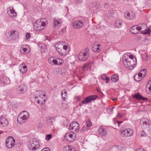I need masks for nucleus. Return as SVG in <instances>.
Listing matches in <instances>:
<instances>
[{
  "label": "nucleus",
  "mask_w": 151,
  "mask_h": 151,
  "mask_svg": "<svg viewBox=\"0 0 151 151\" xmlns=\"http://www.w3.org/2000/svg\"><path fill=\"white\" fill-rule=\"evenodd\" d=\"M90 56V53L89 49L86 48L85 49L80 52L78 58L81 61H84L87 60Z\"/></svg>",
  "instance_id": "1"
},
{
  "label": "nucleus",
  "mask_w": 151,
  "mask_h": 151,
  "mask_svg": "<svg viewBox=\"0 0 151 151\" xmlns=\"http://www.w3.org/2000/svg\"><path fill=\"white\" fill-rule=\"evenodd\" d=\"M29 117V114L27 111H23L18 115L17 118V122L19 123L23 124L28 118Z\"/></svg>",
  "instance_id": "2"
},
{
  "label": "nucleus",
  "mask_w": 151,
  "mask_h": 151,
  "mask_svg": "<svg viewBox=\"0 0 151 151\" xmlns=\"http://www.w3.org/2000/svg\"><path fill=\"white\" fill-rule=\"evenodd\" d=\"M28 147L30 150H35L38 148L39 146V142L36 138H34L32 141H30L28 144Z\"/></svg>",
  "instance_id": "3"
},
{
  "label": "nucleus",
  "mask_w": 151,
  "mask_h": 151,
  "mask_svg": "<svg viewBox=\"0 0 151 151\" xmlns=\"http://www.w3.org/2000/svg\"><path fill=\"white\" fill-rule=\"evenodd\" d=\"M134 60L129 59L126 63L124 64V66L126 68L129 69H132L135 66L137 63V60L134 57Z\"/></svg>",
  "instance_id": "4"
},
{
  "label": "nucleus",
  "mask_w": 151,
  "mask_h": 151,
  "mask_svg": "<svg viewBox=\"0 0 151 151\" xmlns=\"http://www.w3.org/2000/svg\"><path fill=\"white\" fill-rule=\"evenodd\" d=\"M139 31L142 32L144 34H149L150 32V30L148 29L147 30V26L146 24L144 23H141L137 25Z\"/></svg>",
  "instance_id": "5"
},
{
  "label": "nucleus",
  "mask_w": 151,
  "mask_h": 151,
  "mask_svg": "<svg viewBox=\"0 0 151 151\" xmlns=\"http://www.w3.org/2000/svg\"><path fill=\"white\" fill-rule=\"evenodd\" d=\"M6 144L8 148H12L15 144V140L12 137H8L6 140Z\"/></svg>",
  "instance_id": "6"
},
{
  "label": "nucleus",
  "mask_w": 151,
  "mask_h": 151,
  "mask_svg": "<svg viewBox=\"0 0 151 151\" xmlns=\"http://www.w3.org/2000/svg\"><path fill=\"white\" fill-rule=\"evenodd\" d=\"M140 124L143 129H147L150 127L149 121L148 119L145 118H142L140 119Z\"/></svg>",
  "instance_id": "7"
},
{
  "label": "nucleus",
  "mask_w": 151,
  "mask_h": 151,
  "mask_svg": "<svg viewBox=\"0 0 151 151\" xmlns=\"http://www.w3.org/2000/svg\"><path fill=\"white\" fill-rule=\"evenodd\" d=\"M76 134L73 132L66 133L64 138L66 140L68 141L72 142L74 140L76 139Z\"/></svg>",
  "instance_id": "8"
},
{
  "label": "nucleus",
  "mask_w": 151,
  "mask_h": 151,
  "mask_svg": "<svg viewBox=\"0 0 151 151\" xmlns=\"http://www.w3.org/2000/svg\"><path fill=\"white\" fill-rule=\"evenodd\" d=\"M98 97V96L96 95H91L88 96L85 98L84 100L82 101V104H86L89 102L91 101L95 100Z\"/></svg>",
  "instance_id": "9"
},
{
  "label": "nucleus",
  "mask_w": 151,
  "mask_h": 151,
  "mask_svg": "<svg viewBox=\"0 0 151 151\" xmlns=\"http://www.w3.org/2000/svg\"><path fill=\"white\" fill-rule=\"evenodd\" d=\"M56 50L60 55L63 56L67 55L69 51V50L68 49L67 46L66 45H63V48L58 49Z\"/></svg>",
  "instance_id": "10"
},
{
  "label": "nucleus",
  "mask_w": 151,
  "mask_h": 151,
  "mask_svg": "<svg viewBox=\"0 0 151 151\" xmlns=\"http://www.w3.org/2000/svg\"><path fill=\"white\" fill-rule=\"evenodd\" d=\"M84 24L83 22L81 20H77L73 24V27L74 29H79L82 27Z\"/></svg>",
  "instance_id": "11"
},
{
  "label": "nucleus",
  "mask_w": 151,
  "mask_h": 151,
  "mask_svg": "<svg viewBox=\"0 0 151 151\" xmlns=\"http://www.w3.org/2000/svg\"><path fill=\"white\" fill-rule=\"evenodd\" d=\"M121 134L123 136L129 137L133 133V130L130 129H126L121 132Z\"/></svg>",
  "instance_id": "12"
},
{
  "label": "nucleus",
  "mask_w": 151,
  "mask_h": 151,
  "mask_svg": "<svg viewBox=\"0 0 151 151\" xmlns=\"http://www.w3.org/2000/svg\"><path fill=\"white\" fill-rule=\"evenodd\" d=\"M124 16L127 19L130 20L134 19L136 17L135 13L132 12H125L124 14Z\"/></svg>",
  "instance_id": "13"
},
{
  "label": "nucleus",
  "mask_w": 151,
  "mask_h": 151,
  "mask_svg": "<svg viewBox=\"0 0 151 151\" xmlns=\"http://www.w3.org/2000/svg\"><path fill=\"white\" fill-rule=\"evenodd\" d=\"M27 89V86L24 84H21L17 88L18 92L20 94L25 92Z\"/></svg>",
  "instance_id": "14"
},
{
  "label": "nucleus",
  "mask_w": 151,
  "mask_h": 151,
  "mask_svg": "<svg viewBox=\"0 0 151 151\" xmlns=\"http://www.w3.org/2000/svg\"><path fill=\"white\" fill-rule=\"evenodd\" d=\"M7 13L11 17L16 16L17 15L16 13L15 12L13 7L11 6L8 8L7 11Z\"/></svg>",
  "instance_id": "15"
},
{
  "label": "nucleus",
  "mask_w": 151,
  "mask_h": 151,
  "mask_svg": "<svg viewBox=\"0 0 151 151\" xmlns=\"http://www.w3.org/2000/svg\"><path fill=\"white\" fill-rule=\"evenodd\" d=\"M123 24V21L122 19H117L115 21L114 26L116 28H120Z\"/></svg>",
  "instance_id": "16"
},
{
  "label": "nucleus",
  "mask_w": 151,
  "mask_h": 151,
  "mask_svg": "<svg viewBox=\"0 0 151 151\" xmlns=\"http://www.w3.org/2000/svg\"><path fill=\"white\" fill-rule=\"evenodd\" d=\"M33 27L34 29L37 31H39L44 29V28L42 27L41 26L39 23V20H37L36 22L33 25Z\"/></svg>",
  "instance_id": "17"
},
{
  "label": "nucleus",
  "mask_w": 151,
  "mask_h": 151,
  "mask_svg": "<svg viewBox=\"0 0 151 151\" xmlns=\"http://www.w3.org/2000/svg\"><path fill=\"white\" fill-rule=\"evenodd\" d=\"M133 97L137 100H142L146 101L148 100V99L143 97L139 93H137L133 95Z\"/></svg>",
  "instance_id": "18"
},
{
  "label": "nucleus",
  "mask_w": 151,
  "mask_h": 151,
  "mask_svg": "<svg viewBox=\"0 0 151 151\" xmlns=\"http://www.w3.org/2000/svg\"><path fill=\"white\" fill-rule=\"evenodd\" d=\"M9 79L6 76H2L0 77V83L1 86H4L6 84H7L8 82Z\"/></svg>",
  "instance_id": "19"
},
{
  "label": "nucleus",
  "mask_w": 151,
  "mask_h": 151,
  "mask_svg": "<svg viewBox=\"0 0 151 151\" xmlns=\"http://www.w3.org/2000/svg\"><path fill=\"white\" fill-rule=\"evenodd\" d=\"M139 32L137 25L132 26L130 29V32L133 34H137Z\"/></svg>",
  "instance_id": "20"
},
{
  "label": "nucleus",
  "mask_w": 151,
  "mask_h": 151,
  "mask_svg": "<svg viewBox=\"0 0 151 151\" xmlns=\"http://www.w3.org/2000/svg\"><path fill=\"white\" fill-rule=\"evenodd\" d=\"M98 132L99 134L102 136L105 137L107 134V131L102 127H100L98 129Z\"/></svg>",
  "instance_id": "21"
},
{
  "label": "nucleus",
  "mask_w": 151,
  "mask_h": 151,
  "mask_svg": "<svg viewBox=\"0 0 151 151\" xmlns=\"http://www.w3.org/2000/svg\"><path fill=\"white\" fill-rule=\"evenodd\" d=\"M0 125L5 127L7 126L8 124V121L6 118L2 117L0 118Z\"/></svg>",
  "instance_id": "22"
},
{
  "label": "nucleus",
  "mask_w": 151,
  "mask_h": 151,
  "mask_svg": "<svg viewBox=\"0 0 151 151\" xmlns=\"http://www.w3.org/2000/svg\"><path fill=\"white\" fill-rule=\"evenodd\" d=\"M63 151H75V148L72 146L66 145L64 147Z\"/></svg>",
  "instance_id": "23"
},
{
  "label": "nucleus",
  "mask_w": 151,
  "mask_h": 151,
  "mask_svg": "<svg viewBox=\"0 0 151 151\" xmlns=\"http://www.w3.org/2000/svg\"><path fill=\"white\" fill-rule=\"evenodd\" d=\"M62 98V100L64 101H65L67 98V92L66 90L64 89L62 91L61 93Z\"/></svg>",
  "instance_id": "24"
},
{
  "label": "nucleus",
  "mask_w": 151,
  "mask_h": 151,
  "mask_svg": "<svg viewBox=\"0 0 151 151\" xmlns=\"http://www.w3.org/2000/svg\"><path fill=\"white\" fill-rule=\"evenodd\" d=\"M11 36L12 38L13 39H16L18 38L19 35L18 34V32L16 31H13L11 33Z\"/></svg>",
  "instance_id": "25"
},
{
  "label": "nucleus",
  "mask_w": 151,
  "mask_h": 151,
  "mask_svg": "<svg viewBox=\"0 0 151 151\" xmlns=\"http://www.w3.org/2000/svg\"><path fill=\"white\" fill-rule=\"evenodd\" d=\"M79 125L75 127H69V130H73L74 133L77 132L79 131Z\"/></svg>",
  "instance_id": "26"
},
{
  "label": "nucleus",
  "mask_w": 151,
  "mask_h": 151,
  "mask_svg": "<svg viewBox=\"0 0 151 151\" xmlns=\"http://www.w3.org/2000/svg\"><path fill=\"white\" fill-rule=\"evenodd\" d=\"M63 46L62 42H58L55 44V47L56 50H57L58 49L63 48Z\"/></svg>",
  "instance_id": "27"
},
{
  "label": "nucleus",
  "mask_w": 151,
  "mask_h": 151,
  "mask_svg": "<svg viewBox=\"0 0 151 151\" xmlns=\"http://www.w3.org/2000/svg\"><path fill=\"white\" fill-rule=\"evenodd\" d=\"M111 81L114 82H116L118 81L119 79V76L117 75H114L111 78Z\"/></svg>",
  "instance_id": "28"
},
{
  "label": "nucleus",
  "mask_w": 151,
  "mask_h": 151,
  "mask_svg": "<svg viewBox=\"0 0 151 151\" xmlns=\"http://www.w3.org/2000/svg\"><path fill=\"white\" fill-rule=\"evenodd\" d=\"M123 62L124 65L127 61L128 59V56L126 54L123 55L122 56Z\"/></svg>",
  "instance_id": "29"
},
{
  "label": "nucleus",
  "mask_w": 151,
  "mask_h": 151,
  "mask_svg": "<svg viewBox=\"0 0 151 151\" xmlns=\"http://www.w3.org/2000/svg\"><path fill=\"white\" fill-rule=\"evenodd\" d=\"M53 20L54 27L55 28H56L58 27L60 22L59 20L55 18L53 19Z\"/></svg>",
  "instance_id": "30"
},
{
  "label": "nucleus",
  "mask_w": 151,
  "mask_h": 151,
  "mask_svg": "<svg viewBox=\"0 0 151 151\" xmlns=\"http://www.w3.org/2000/svg\"><path fill=\"white\" fill-rule=\"evenodd\" d=\"M96 46L95 44H94L92 46V49L93 51H95L96 52H99L100 51V50L99 49V45L98 46H97V47L96 48H95V46Z\"/></svg>",
  "instance_id": "31"
},
{
  "label": "nucleus",
  "mask_w": 151,
  "mask_h": 151,
  "mask_svg": "<svg viewBox=\"0 0 151 151\" xmlns=\"http://www.w3.org/2000/svg\"><path fill=\"white\" fill-rule=\"evenodd\" d=\"M134 78L136 81L138 82L140 81L142 79V78L139 77L137 75V74L134 75Z\"/></svg>",
  "instance_id": "32"
},
{
  "label": "nucleus",
  "mask_w": 151,
  "mask_h": 151,
  "mask_svg": "<svg viewBox=\"0 0 151 151\" xmlns=\"http://www.w3.org/2000/svg\"><path fill=\"white\" fill-rule=\"evenodd\" d=\"M78 125L79 124L77 122H74L70 124L69 127H73Z\"/></svg>",
  "instance_id": "33"
},
{
  "label": "nucleus",
  "mask_w": 151,
  "mask_h": 151,
  "mask_svg": "<svg viewBox=\"0 0 151 151\" xmlns=\"http://www.w3.org/2000/svg\"><path fill=\"white\" fill-rule=\"evenodd\" d=\"M151 85V80H149L148 82H147L146 86V91L147 92H148V89L149 88V87H150V86Z\"/></svg>",
  "instance_id": "34"
},
{
  "label": "nucleus",
  "mask_w": 151,
  "mask_h": 151,
  "mask_svg": "<svg viewBox=\"0 0 151 151\" xmlns=\"http://www.w3.org/2000/svg\"><path fill=\"white\" fill-rule=\"evenodd\" d=\"M91 66V63L89 62L85 64V66L84 67V68H87L88 69H89L90 68Z\"/></svg>",
  "instance_id": "35"
},
{
  "label": "nucleus",
  "mask_w": 151,
  "mask_h": 151,
  "mask_svg": "<svg viewBox=\"0 0 151 151\" xmlns=\"http://www.w3.org/2000/svg\"><path fill=\"white\" fill-rule=\"evenodd\" d=\"M147 71V70L146 69H144L141 71L140 73H142V75L143 76V77H144L145 76Z\"/></svg>",
  "instance_id": "36"
},
{
  "label": "nucleus",
  "mask_w": 151,
  "mask_h": 151,
  "mask_svg": "<svg viewBox=\"0 0 151 151\" xmlns=\"http://www.w3.org/2000/svg\"><path fill=\"white\" fill-rule=\"evenodd\" d=\"M22 46L21 47L20 49V51L21 52L24 53L27 51V49L26 48H24L23 47H22Z\"/></svg>",
  "instance_id": "37"
},
{
  "label": "nucleus",
  "mask_w": 151,
  "mask_h": 151,
  "mask_svg": "<svg viewBox=\"0 0 151 151\" xmlns=\"http://www.w3.org/2000/svg\"><path fill=\"white\" fill-rule=\"evenodd\" d=\"M40 47L41 49L42 50L43 49L44 51L47 50L46 46V45H45L44 44H41Z\"/></svg>",
  "instance_id": "38"
},
{
  "label": "nucleus",
  "mask_w": 151,
  "mask_h": 151,
  "mask_svg": "<svg viewBox=\"0 0 151 151\" xmlns=\"http://www.w3.org/2000/svg\"><path fill=\"white\" fill-rule=\"evenodd\" d=\"M20 68L24 69L25 70L27 71V68L26 65H24L23 64H21L20 65Z\"/></svg>",
  "instance_id": "39"
},
{
  "label": "nucleus",
  "mask_w": 151,
  "mask_h": 151,
  "mask_svg": "<svg viewBox=\"0 0 151 151\" xmlns=\"http://www.w3.org/2000/svg\"><path fill=\"white\" fill-rule=\"evenodd\" d=\"M86 126L88 127H90L92 123L89 121H86Z\"/></svg>",
  "instance_id": "40"
},
{
  "label": "nucleus",
  "mask_w": 151,
  "mask_h": 151,
  "mask_svg": "<svg viewBox=\"0 0 151 151\" xmlns=\"http://www.w3.org/2000/svg\"><path fill=\"white\" fill-rule=\"evenodd\" d=\"M52 135L51 134H49L47 135L46 136L45 139L46 140H49V139L51 138Z\"/></svg>",
  "instance_id": "41"
},
{
  "label": "nucleus",
  "mask_w": 151,
  "mask_h": 151,
  "mask_svg": "<svg viewBox=\"0 0 151 151\" xmlns=\"http://www.w3.org/2000/svg\"><path fill=\"white\" fill-rule=\"evenodd\" d=\"M39 23H40L41 26L43 28L44 27L46 26V23L45 22H41L39 21Z\"/></svg>",
  "instance_id": "42"
},
{
  "label": "nucleus",
  "mask_w": 151,
  "mask_h": 151,
  "mask_svg": "<svg viewBox=\"0 0 151 151\" xmlns=\"http://www.w3.org/2000/svg\"><path fill=\"white\" fill-rule=\"evenodd\" d=\"M104 77H105V80L106 81V83H108L110 81V78L106 76L105 75H104Z\"/></svg>",
  "instance_id": "43"
},
{
  "label": "nucleus",
  "mask_w": 151,
  "mask_h": 151,
  "mask_svg": "<svg viewBox=\"0 0 151 151\" xmlns=\"http://www.w3.org/2000/svg\"><path fill=\"white\" fill-rule=\"evenodd\" d=\"M63 61L62 60L59 59L58 60H57V63L58 64H56V65H60L61 64L63 63Z\"/></svg>",
  "instance_id": "44"
},
{
  "label": "nucleus",
  "mask_w": 151,
  "mask_h": 151,
  "mask_svg": "<svg viewBox=\"0 0 151 151\" xmlns=\"http://www.w3.org/2000/svg\"><path fill=\"white\" fill-rule=\"evenodd\" d=\"M25 36L26 37L27 39H29L30 36V34L29 33H27L26 34Z\"/></svg>",
  "instance_id": "45"
},
{
  "label": "nucleus",
  "mask_w": 151,
  "mask_h": 151,
  "mask_svg": "<svg viewBox=\"0 0 151 151\" xmlns=\"http://www.w3.org/2000/svg\"><path fill=\"white\" fill-rule=\"evenodd\" d=\"M20 71L22 74H24L27 71V70H25L21 68H20Z\"/></svg>",
  "instance_id": "46"
},
{
  "label": "nucleus",
  "mask_w": 151,
  "mask_h": 151,
  "mask_svg": "<svg viewBox=\"0 0 151 151\" xmlns=\"http://www.w3.org/2000/svg\"><path fill=\"white\" fill-rule=\"evenodd\" d=\"M128 57H129V58H128V59H131V60H134V61H135V60L134 59V56L132 55H130Z\"/></svg>",
  "instance_id": "47"
},
{
  "label": "nucleus",
  "mask_w": 151,
  "mask_h": 151,
  "mask_svg": "<svg viewBox=\"0 0 151 151\" xmlns=\"http://www.w3.org/2000/svg\"><path fill=\"white\" fill-rule=\"evenodd\" d=\"M88 129V127L87 126H83L82 129V130L83 131H84Z\"/></svg>",
  "instance_id": "48"
},
{
  "label": "nucleus",
  "mask_w": 151,
  "mask_h": 151,
  "mask_svg": "<svg viewBox=\"0 0 151 151\" xmlns=\"http://www.w3.org/2000/svg\"><path fill=\"white\" fill-rule=\"evenodd\" d=\"M147 132L148 134H151V128H149L147 129Z\"/></svg>",
  "instance_id": "49"
},
{
  "label": "nucleus",
  "mask_w": 151,
  "mask_h": 151,
  "mask_svg": "<svg viewBox=\"0 0 151 151\" xmlns=\"http://www.w3.org/2000/svg\"><path fill=\"white\" fill-rule=\"evenodd\" d=\"M52 59V62L54 64H58V63H57V60H55V59Z\"/></svg>",
  "instance_id": "50"
},
{
  "label": "nucleus",
  "mask_w": 151,
  "mask_h": 151,
  "mask_svg": "<svg viewBox=\"0 0 151 151\" xmlns=\"http://www.w3.org/2000/svg\"><path fill=\"white\" fill-rule=\"evenodd\" d=\"M37 98H38V97H37L35 96V101H37L38 103L39 104L40 103V101L39 99H37Z\"/></svg>",
  "instance_id": "51"
},
{
  "label": "nucleus",
  "mask_w": 151,
  "mask_h": 151,
  "mask_svg": "<svg viewBox=\"0 0 151 151\" xmlns=\"http://www.w3.org/2000/svg\"><path fill=\"white\" fill-rule=\"evenodd\" d=\"M136 151H145V150L143 148H141L137 149Z\"/></svg>",
  "instance_id": "52"
},
{
  "label": "nucleus",
  "mask_w": 151,
  "mask_h": 151,
  "mask_svg": "<svg viewBox=\"0 0 151 151\" xmlns=\"http://www.w3.org/2000/svg\"><path fill=\"white\" fill-rule=\"evenodd\" d=\"M148 5L151 8V0H148Z\"/></svg>",
  "instance_id": "53"
},
{
  "label": "nucleus",
  "mask_w": 151,
  "mask_h": 151,
  "mask_svg": "<svg viewBox=\"0 0 151 151\" xmlns=\"http://www.w3.org/2000/svg\"><path fill=\"white\" fill-rule=\"evenodd\" d=\"M122 116V114L118 113L117 114V117L118 118H121Z\"/></svg>",
  "instance_id": "54"
},
{
  "label": "nucleus",
  "mask_w": 151,
  "mask_h": 151,
  "mask_svg": "<svg viewBox=\"0 0 151 151\" xmlns=\"http://www.w3.org/2000/svg\"><path fill=\"white\" fill-rule=\"evenodd\" d=\"M137 75L139 77H142V79L144 78L143 77V76L142 75V73H139L137 74Z\"/></svg>",
  "instance_id": "55"
},
{
  "label": "nucleus",
  "mask_w": 151,
  "mask_h": 151,
  "mask_svg": "<svg viewBox=\"0 0 151 151\" xmlns=\"http://www.w3.org/2000/svg\"><path fill=\"white\" fill-rule=\"evenodd\" d=\"M148 93H149V94H150V91H151V86H150V87H149V88H148Z\"/></svg>",
  "instance_id": "56"
},
{
  "label": "nucleus",
  "mask_w": 151,
  "mask_h": 151,
  "mask_svg": "<svg viewBox=\"0 0 151 151\" xmlns=\"http://www.w3.org/2000/svg\"><path fill=\"white\" fill-rule=\"evenodd\" d=\"M51 118L50 117H48V119H47V122H52V121H51Z\"/></svg>",
  "instance_id": "57"
},
{
  "label": "nucleus",
  "mask_w": 151,
  "mask_h": 151,
  "mask_svg": "<svg viewBox=\"0 0 151 151\" xmlns=\"http://www.w3.org/2000/svg\"><path fill=\"white\" fill-rule=\"evenodd\" d=\"M48 61L49 63H51L52 60L51 58H49L48 59Z\"/></svg>",
  "instance_id": "58"
},
{
  "label": "nucleus",
  "mask_w": 151,
  "mask_h": 151,
  "mask_svg": "<svg viewBox=\"0 0 151 151\" xmlns=\"http://www.w3.org/2000/svg\"><path fill=\"white\" fill-rule=\"evenodd\" d=\"M118 148L120 150H122V149H121V148H122V147L121 145H119L118 147Z\"/></svg>",
  "instance_id": "59"
},
{
  "label": "nucleus",
  "mask_w": 151,
  "mask_h": 151,
  "mask_svg": "<svg viewBox=\"0 0 151 151\" xmlns=\"http://www.w3.org/2000/svg\"><path fill=\"white\" fill-rule=\"evenodd\" d=\"M111 12L110 11H109L108 12V14H109V16H111V15H110V14H111Z\"/></svg>",
  "instance_id": "60"
},
{
  "label": "nucleus",
  "mask_w": 151,
  "mask_h": 151,
  "mask_svg": "<svg viewBox=\"0 0 151 151\" xmlns=\"http://www.w3.org/2000/svg\"><path fill=\"white\" fill-rule=\"evenodd\" d=\"M117 122H118L119 125L122 122L121 121H117Z\"/></svg>",
  "instance_id": "61"
},
{
  "label": "nucleus",
  "mask_w": 151,
  "mask_h": 151,
  "mask_svg": "<svg viewBox=\"0 0 151 151\" xmlns=\"http://www.w3.org/2000/svg\"><path fill=\"white\" fill-rule=\"evenodd\" d=\"M101 78H102V79L103 80H104H104H105V79H104V78H105V77H104V76H101Z\"/></svg>",
  "instance_id": "62"
},
{
  "label": "nucleus",
  "mask_w": 151,
  "mask_h": 151,
  "mask_svg": "<svg viewBox=\"0 0 151 151\" xmlns=\"http://www.w3.org/2000/svg\"><path fill=\"white\" fill-rule=\"evenodd\" d=\"M114 107H113L112 108H111V111H112L113 110V109H114Z\"/></svg>",
  "instance_id": "63"
},
{
  "label": "nucleus",
  "mask_w": 151,
  "mask_h": 151,
  "mask_svg": "<svg viewBox=\"0 0 151 151\" xmlns=\"http://www.w3.org/2000/svg\"><path fill=\"white\" fill-rule=\"evenodd\" d=\"M96 45V46H95V48H97V46H98L99 45V44H95Z\"/></svg>",
  "instance_id": "64"
}]
</instances>
